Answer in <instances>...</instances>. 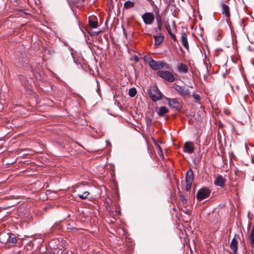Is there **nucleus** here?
Here are the masks:
<instances>
[{
  "label": "nucleus",
  "mask_w": 254,
  "mask_h": 254,
  "mask_svg": "<svg viewBox=\"0 0 254 254\" xmlns=\"http://www.w3.org/2000/svg\"><path fill=\"white\" fill-rule=\"evenodd\" d=\"M143 60L145 62L148 63L150 66L155 70L161 69L163 67H169L168 64L162 61H154L151 57L144 56Z\"/></svg>",
  "instance_id": "f257e3e1"
},
{
  "label": "nucleus",
  "mask_w": 254,
  "mask_h": 254,
  "mask_svg": "<svg viewBox=\"0 0 254 254\" xmlns=\"http://www.w3.org/2000/svg\"><path fill=\"white\" fill-rule=\"evenodd\" d=\"M148 92L150 98L154 102L160 100L163 96L156 85L150 86L148 90Z\"/></svg>",
  "instance_id": "f03ea898"
},
{
  "label": "nucleus",
  "mask_w": 254,
  "mask_h": 254,
  "mask_svg": "<svg viewBox=\"0 0 254 254\" xmlns=\"http://www.w3.org/2000/svg\"><path fill=\"white\" fill-rule=\"evenodd\" d=\"M210 192L208 189L202 188L198 190L196 197L197 200L201 201L208 198L210 195Z\"/></svg>",
  "instance_id": "7ed1b4c3"
},
{
  "label": "nucleus",
  "mask_w": 254,
  "mask_h": 254,
  "mask_svg": "<svg viewBox=\"0 0 254 254\" xmlns=\"http://www.w3.org/2000/svg\"><path fill=\"white\" fill-rule=\"evenodd\" d=\"M157 74L159 77L169 82H172L175 80L174 75L168 71L163 70H159L157 72Z\"/></svg>",
  "instance_id": "20e7f679"
},
{
  "label": "nucleus",
  "mask_w": 254,
  "mask_h": 254,
  "mask_svg": "<svg viewBox=\"0 0 254 254\" xmlns=\"http://www.w3.org/2000/svg\"><path fill=\"white\" fill-rule=\"evenodd\" d=\"M174 88L182 96L186 95L190 96L191 95V92L188 88H186L184 86H182L177 84H174Z\"/></svg>",
  "instance_id": "39448f33"
},
{
  "label": "nucleus",
  "mask_w": 254,
  "mask_h": 254,
  "mask_svg": "<svg viewBox=\"0 0 254 254\" xmlns=\"http://www.w3.org/2000/svg\"><path fill=\"white\" fill-rule=\"evenodd\" d=\"M143 22L147 25L151 24L154 20V15L152 12H146L142 15Z\"/></svg>",
  "instance_id": "423d86ee"
},
{
  "label": "nucleus",
  "mask_w": 254,
  "mask_h": 254,
  "mask_svg": "<svg viewBox=\"0 0 254 254\" xmlns=\"http://www.w3.org/2000/svg\"><path fill=\"white\" fill-rule=\"evenodd\" d=\"M166 100L168 101L169 106L171 108L177 110H179L181 109V104L176 99H170L167 98Z\"/></svg>",
  "instance_id": "0eeeda50"
},
{
  "label": "nucleus",
  "mask_w": 254,
  "mask_h": 254,
  "mask_svg": "<svg viewBox=\"0 0 254 254\" xmlns=\"http://www.w3.org/2000/svg\"><path fill=\"white\" fill-rule=\"evenodd\" d=\"M220 6L221 9L222 14L224 15L227 18H229L230 17V7L229 6L221 2L220 4Z\"/></svg>",
  "instance_id": "6e6552de"
},
{
  "label": "nucleus",
  "mask_w": 254,
  "mask_h": 254,
  "mask_svg": "<svg viewBox=\"0 0 254 254\" xmlns=\"http://www.w3.org/2000/svg\"><path fill=\"white\" fill-rule=\"evenodd\" d=\"M226 180L223 178V177L219 175H218L214 182V184L217 186H219L220 187H223L225 183Z\"/></svg>",
  "instance_id": "1a4fd4ad"
},
{
  "label": "nucleus",
  "mask_w": 254,
  "mask_h": 254,
  "mask_svg": "<svg viewBox=\"0 0 254 254\" xmlns=\"http://www.w3.org/2000/svg\"><path fill=\"white\" fill-rule=\"evenodd\" d=\"M181 41L182 42L183 46L187 49L189 50V45L188 41V38L187 35L185 33H182L181 34Z\"/></svg>",
  "instance_id": "9d476101"
},
{
  "label": "nucleus",
  "mask_w": 254,
  "mask_h": 254,
  "mask_svg": "<svg viewBox=\"0 0 254 254\" xmlns=\"http://www.w3.org/2000/svg\"><path fill=\"white\" fill-rule=\"evenodd\" d=\"M236 237L237 235H235V237L232 239L230 244L231 249L235 254H236L238 250V241L236 240Z\"/></svg>",
  "instance_id": "9b49d317"
},
{
  "label": "nucleus",
  "mask_w": 254,
  "mask_h": 254,
  "mask_svg": "<svg viewBox=\"0 0 254 254\" xmlns=\"http://www.w3.org/2000/svg\"><path fill=\"white\" fill-rule=\"evenodd\" d=\"M169 110L167 107L165 106H161L159 108L157 113L160 117H163L166 114L169 113Z\"/></svg>",
  "instance_id": "f8f14e48"
},
{
  "label": "nucleus",
  "mask_w": 254,
  "mask_h": 254,
  "mask_svg": "<svg viewBox=\"0 0 254 254\" xmlns=\"http://www.w3.org/2000/svg\"><path fill=\"white\" fill-rule=\"evenodd\" d=\"M184 152L187 153H192L193 152V147L190 142H186L184 148Z\"/></svg>",
  "instance_id": "ddd939ff"
},
{
  "label": "nucleus",
  "mask_w": 254,
  "mask_h": 254,
  "mask_svg": "<svg viewBox=\"0 0 254 254\" xmlns=\"http://www.w3.org/2000/svg\"><path fill=\"white\" fill-rule=\"evenodd\" d=\"M8 238H9V233H6L5 232L0 233V241H1L2 243H8Z\"/></svg>",
  "instance_id": "4468645a"
},
{
  "label": "nucleus",
  "mask_w": 254,
  "mask_h": 254,
  "mask_svg": "<svg viewBox=\"0 0 254 254\" xmlns=\"http://www.w3.org/2000/svg\"><path fill=\"white\" fill-rule=\"evenodd\" d=\"M193 180V174L191 169H190L187 172L186 182H192Z\"/></svg>",
  "instance_id": "2eb2a0df"
},
{
  "label": "nucleus",
  "mask_w": 254,
  "mask_h": 254,
  "mask_svg": "<svg viewBox=\"0 0 254 254\" xmlns=\"http://www.w3.org/2000/svg\"><path fill=\"white\" fill-rule=\"evenodd\" d=\"M178 70L180 72L186 73L188 71V67L186 64H181L179 66H178Z\"/></svg>",
  "instance_id": "dca6fc26"
},
{
  "label": "nucleus",
  "mask_w": 254,
  "mask_h": 254,
  "mask_svg": "<svg viewBox=\"0 0 254 254\" xmlns=\"http://www.w3.org/2000/svg\"><path fill=\"white\" fill-rule=\"evenodd\" d=\"M153 38H154L155 40V44L157 45H160L164 39V36L162 35L159 36L154 35Z\"/></svg>",
  "instance_id": "f3484780"
},
{
  "label": "nucleus",
  "mask_w": 254,
  "mask_h": 254,
  "mask_svg": "<svg viewBox=\"0 0 254 254\" xmlns=\"http://www.w3.org/2000/svg\"><path fill=\"white\" fill-rule=\"evenodd\" d=\"M59 243V241L58 240H52L49 242V246L52 249H59V247L58 246V244Z\"/></svg>",
  "instance_id": "a211bd4d"
},
{
  "label": "nucleus",
  "mask_w": 254,
  "mask_h": 254,
  "mask_svg": "<svg viewBox=\"0 0 254 254\" xmlns=\"http://www.w3.org/2000/svg\"><path fill=\"white\" fill-rule=\"evenodd\" d=\"M134 2L130 0L126 1L124 4V8L128 9L131 8L134 6Z\"/></svg>",
  "instance_id": "6ab92c4d"
},
{
  "label": "nucleus",
  "mask_w": 254,
  "mask_h": 254,
  "mask_svg": "<svg viewBox=\"0 0 254 254\" xmlns=\"http://www.w3.org/2000/svg\"><path fill=\"white\" fill-rule=\"evenodd\" d=\"M155 17L157 25L160 24H163L161 16L158 10H155Z\"/></svg>",
  "instance_id": "aec40b11"
},
{
  "label": "nucleus",
  "mask_w": 254,
  "mask_h": 254,
  "mask_svg": "<svg viewBox=\"0 0 254 254\" xmlns=\"http://www.w3.org/2000/svg\"><path fill=\"white\" fill-rule=\"evenodd\" d=\"M89 25L92 28H96L98 27V24L97 21L93 18L89 19Z\"/></svg>",
  "instance_id": "412c9836"
},
{
  "label": "nucleus",
  "mask_w": 254,
  "mask_h": 254,
  "mask_svg": "<svg viewBox=\"0 0 254 254\" xmlns=\"http://www.w3.org/2000/svg\"><path fill=\"white\" fill-rule=\"evenodd\" d=\"M16 242L17 240L14 235L13 234H9V238H8V243L14 244Z\"/></svg>",
  "instance_id": "4be33fe9"
},
{
  "label": "nucleus",
  "mask_w": 254,
  "mask_h": 254,
  "mask_svg": "<svg viewBox=\"0 0 254 254\" xmlns=\"http://www.w3.org/2000/svg\"><path fill=\"white\" fill-rule=\"evenodd\" d=\"M89 192L87 191L84 192L82 194H78L77 196L81 199H86L88 198Z\"/></svg>",
  "instance_id": "5701e85b"
},
{
  "label": "nucleus",
  "mask_w": 254,
  "mask_h": 254,
  "mask_svg": "<svg viewBox=\"0 0 254 254\" xmlns=\"http://www.w3.org/2000/svg\"><path fill=\"white\" fill-rule=\"evenodd\" d=\"M137 93L136 90L135 88H131L129 89L128 95L131 97H133L135 96Z\"/></svg>",
  "instance_id": "b1692460"
},
{
  "label": "nucleus",
  "mask_w": 254,
  "mask_h": 254,
  "mask_svg": "<svg viewBox=\"0 0 254 254\" xmlns=\"http://www.w3.org/2000/svg\"><path fill=\"white\" fill-rule=\"evenodd\" d=\"M156 148L157 150L158 155L160 157H161L162 158H164L163 153V151L162 150L161 147L158 144H157L156 145Z\"/></svg>",
  "instance_id": "393cba45"
},
{
  "label": "nucleus",
  "mask_w": 254,
  "mask_h": 254,
  "mask_svg": "<svg viewBox=\"0 0 254 254\" xmlns=\"http://www.w3.org/2000/svg\"><path fill=\"white\" fill-rule=\"evenodd\" d=\"M166 29L170 35L173 34V32H172L171 30V26L169 24L166 25Z\"/></svg>",
  "instance_id": "a878e982"
},
{
  "label": "nucleus",
  "mask_w": 254,
  "mask_h": 254,
  "mask_svg": "<svg viewBox=\"0 0 254 254\" xmlns=\"http://www.w3.org/2000/svg\"><path fill=\"white\" fill-rule=\"evenodd\" d=\"M192 182H186V190H190L191 187Z\"/></svg>",
  "instance_id": "bb28decb"
},
{
  "label": "nucleus",
  "mask_w": 254,
  "mask_h": 254,
  "mask_svg": "<svg viewBox=\"0 0 254 254\" xmlns=\"http://www.w3.org/2000/svg\"><path fill=\"white\" fill-rule=\"evenodd\" d=\"M193 97L196 102L199 101L200 99V97L199 94H193Z\"/></svg>",
  "instance_id": "cd10ccee"
},
{
  "label": "nucleus",
  "mask_w": 254,
  "mask_h": 254,
  "mask_svg": "<svg viewBox=\"0 0 254 254\" xmlns=\"http://www.w3.org/2000/svg\"><path fill=\"white\" fill-rule=\"evenodd\" d=\"M180 196H181V200H182L183 203H184V204L186 203L187 202V199H186L185 196L182 194L180 195Z\"/></svg>",
  "instance_id": "c85d7f7f"
},
{
  "label": "nucleus",
  "mask_w": 254,
  "mask_h": 254,
  "mask_svg": "<svg viewBox=\"0 0 254 254\" xmlns=\"http://www.w3.org/2000/svg\"><path fill=\"white\" fill-rule=\"evenodd\" d=\"M155 32L156 33L157 36H159L160 35H162L160 31H159L157 28H155L154 29Z\"/></svg>",
  "instance_id": "c756f323"
},
{
  "label": "nucleus",
  "mask_w": 254,
  "mask_h": 254,
  "mask_svg": "<svg viewBox=\"0 0 254 254\" xmlns=\"http://www.w3.org/2000/svg\"><path fill=\"white\" fill-rule=\"evenodd\" d=\"M170 36L171 37L174 41L176 42L177 41L176 37L174 34L173 33L171 34Z\"/></svg>",
  "instance_id": "7c9ffc66"
},
{
  "label": "nucleus",
  "mask_w": 254,
  "mask_h": 254,
  "mask_svg": "<svg viewBox=\"0 0 254 254\" xmlns=\"http://www.w3.org/2000/svg\"><path fill=\"white\" fill-rule=\"evenodd\" d=\"M162 25L163 24H160L157 25V27H156L159 31H161L162 28Z\"/></svg>",
  "instance_id": "2f4dec72"
},
{
  "label": "nucleus",
  "mask_w": 254,
  "mask_h": 254,
  "mask_svg": "<svg viewBox=\"0 0 254 254\" xmlns=\"http://www.w3.org/2000/svg\"><path fill=\"white\" fill-rule=\"evenodd\" d=\"M134 60L136 61V62H138L139 61V58H138L137 56H134Z\"/></svg>",
  "instance_id": "473e14b6"
},
{
  "label": "nucleus",
  "mask_w": 254,
  "mask_h": 254,
  "mask_svg": "<svg viewBox=\"0 0 254 254\" xmlns=\"http://www.w3.org/2000/svg\"><path fill=\"white\" fill-rule=\"evenodd\" d=\"M151 4H152V3H154L153 1L152 0H147Z\"/></svg>",
  "instance_id": "72a5a7b5"
}]
</instances>
